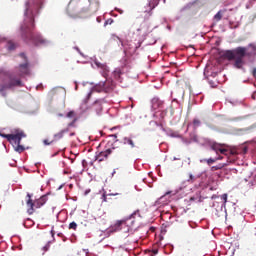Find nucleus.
Masks as SVG:
<instances>
[{"label": "nucleus", "mask_w": 256, "mask_h": 256, "mask_svg": "<svg viewBox=\"0 0 256 256\" xmlns=\"http://www.w3.org/2000/svg\"><path fill=\"white\" fill-rule=\"evenodd\" d=\"M43 7V0H27L25 2L24 20L20 26L21 37L25 43L33 45H45L47 40L35 31V17L39 15Z\"/></svg>", "instance_id": "nucleus-1"}, {"label": "nucleus", "mask_w": 256, "mask_h": 256, "mask_svg": "<svg viewBox=\"0 0 256 256\" xmlns=\"http://www.w3.org/2000/svg\"><path fill=\"white\" fill-rule=\"evenodd\" d=\"M21 57L24 59L25 63L20 64L18 74L0 72V79H3V84H0V93L2 94V97H7V89H11L13 87H23L21 77L29 73V62H27V56H25V53H22Z\"/></svg>", "instance_id": "nucleus-2"}, {"label": "nucleus", "mask_w": 256, "mask_h": 256, "mask_svg": "<svg viewBox=\"0 0 256 256\" xmlns=\"http://www.w3.org/2000/svg\"><path fill=\"white\" fill-rule=\"evenodd\" d=\"M109 155H112L113 159H115L119 163H126V161L129 160V156L127 155V152L125 151V148L113 147V148H109L105 151L100 152L96 156V161H99V163H101L102 161H107V159H109Z\"/></svg>", "instance_id": "nucleus-3"}, {"label": "nucleus", "mask_w": 256, "mask_h": 256, "mask_svg": "<svg viewBox=\"0 0 256 256\" xmlns=\"http://www.w3.org/2000/svg\"><path fill=\"white\" fill-rule=\"evenodd\" d=\"M246 55L247 48L237 47L234 50L224 51L222 57H224V59H227L228 61H233V59H235L234 66L236 67V69H242L243 65H245V61L243 59H245Z\"/></svg>", "instance_id": "nucleus-4"}, {"label": "nucleus", "mask_w": 256, "mask_h": 256, "mask_svg": "<svg viewBox=\"0 0 256 256\" xmlns=\"http://www.w3.org/2000/svg\"><path fill=\"white\" fill-rule=\"evenodd\" d=\"M115 89V83L112 80H106L104 82H99L96 84L91 91L87 94L84 103H89V99H91L94 91L96 93H111Z\"/></svg>", "instance_id": "nucleus-5"}, {"label": "nucleus", "mask_w": 256, "mask_h": 256, "mask_svg": "<svg viewBox=\"0 0 256 256\" xmlns=\"http://www.w3.org/2000/svg\"><path fill=\"white\" fill-rule=\"evenodd\" d=\"M137 213H139V210L135 211L128 218H124L122 220L116 221L115 224L111 225L108 228V233H117L119 231H123V233H130V231H133V228H131V226H129V221H131V219H133V216L137 215Z\"/></svg>", "instance_id": "nucleus-6"}, {"label": "nucleus", "mask_w": 256, "mask_h": 256, "mask_svg": "<svg viewBox=\"0 0 256 256\" xmlns=\"http://www.w3.org/2000/svg\"><path fill=\"white\" fill-rule=\"evenodd\" d=\"M26 197L28 198L26 201L28 215H33V213H35V209H41V207H43V205H45V203H47L46 196H42L35 201H33V199H31L30 193H28Z\"/></svg>", "instance_id": "nucleus-7"}, {"label": "nucleus", "mask_w": 256, "mask_h": 256, "mask_svg": "<svg viewBox=\"0 0 256 256\" xmlns=\"http://www.w3.org/2000/svg\"><path fill=\"white\" fill-rule=\"evenodd\" d=\"M27 134L23 130L18 131V139H14L12 143L15 145V151L17 153H23L25 151V146L21 145V139H25Z\"/></svg>", "instance_id": "nucleus-8"}, {"label": "nucleus", "mask_w": 256, "mask_h": 256, "mask_svg": "<svg viewBox=\"0 0 256 256\" xmlns=\"http://www.w3.org/2000/svg\"><path fill=\"white\" fill-rule=\"evenodd\" d=\"M19 131L21 130H17L15 132V134H3V133H0V137H3L4 139H7V141H9V143H13V140L14 139H18V133Z\"/></svg>", "instance_id": "nucleus-9"}, {"label": "nucleus", "mask_w": 256, "mask_h": 256, "mask_svg": "<svg viewBox=\"0 0 256 256\" xmlns=\"http://www.w3.org/2000/svg\"><path fill=\"white\" fill-rule=\"evenodd\" d=\"M65 133H69V128H64L60 130L58 133L54 134V140L53 141H59L63 139L65 136Z\"/></svg>", "instance_id": "nucleus-10"}, {"label": "nucleus", "mask_w": 256, "mask_h": 256, "mask_svg": "<svg viewBox=\"0 0 256 256\" xmlns=\"http://www.w3.org/2000/svg\"><path fill=\"white\" fill-rule=\"evenodd\" d=\"M159 5V0H149L148 7H149V12L148 15L151 17V11L152 9H155Z\"/></svg>", "instance_id": "nucleus-11"}, {"label": "nucleus", "mask_w": 256, "mask_h": 256, "mask_svg": "<svg viewBox=\"0 0 256 256\" xmlns=\"http://www.w3.org/2000/svg\"><path fill=\"white\" fill-rule=\"evenodd\" d=\"M210 147H211L212 151H215V153H217V155H219V151H221L222 147H225V144L212 143Z\"/></svg>", "instance_id": "nucleus-12"}, {"label": "nucleus", "mask_w": 256, "mask_h": 256, "mask_svg": "<svg viewBox=\"0 0 256 256\" xmlns=\"http://www.w3.org/2000/svg\"><path fill=\"white\" fill-rule=\"evenodd\" d=\"M123 143H124V145H130V147H132V149L135 148V142H133V139H131L129 137H124Z\"/></svg>", "instance_id": "nucleus-13"}, {"label": "nucleus", "mask_w": 256, "mask_h": 256, "mask_svg": "<svg viewBox=\"0 0 256 256\" xmlns=\"http://www.w3.org/2000/svg\"><path fill=\"white\" fill-rule=\"evenodd\" d=\"M223 13H225V10H220L215 14L214 19L217 23L223 19Z\"/></svg>", "instance_id": "nucleus-14"}, {"label": "nucleus", "mask_w": 256, "mask_h": 256, "mask_svg": "<svg viewBox=\"0 0 256 256\" xmlns=\"http://www.w3.org/2000/svg\"><path fill=\"white\" fill-rule=\"evenodd\" d=\"M216 161H217V159L209 158V159H203L200 162L207 163V165H213V163H215Z\"/></svg>", "instance_id": "nucleus-15"}, {"label": "nucleus", "mask_w": 256, "mask_h": 256, "mask_svg": "<svg viewBox=\"0 0 256 256\" xmlns=\"http://www.w3.org/2000/svg\"><path fill=\"white\" fill-rule=\"evenodd\" d=\"M227 164H218L216 166H212L210 168V171H219L220 169H223Z\"/></svg>", "instance_id": "nucleus-16"}, {"label": "nucleus", "mask_w": 256, "mask_h": 256, "mask_svg": "<svg viewBox=\"0 0 256 256\" xmlns=\"http://www.w3.org/2000/svg\"><path fill=\"white\" fill-rule=\"evenodd\" d=\"M66 117H68L69 119H77V116L75 114V111H70L66 114Z\"/></svg>", "instance_id": "nucleus-17"}, {"label": "nucleus", "mask_w": 256, "mask_h": 256, "mask_svg": "<svg viewBox=\"0 0 256 256\" xmlns=\"http://www.w3.org/2000/svg\"><path fill=\"white\" fill-rule=\"evenodd\" d=\"M218 153H221V155H226V157L229 156V150H227L223 146L222 148H220V151Z\"/></svg>", "instance_id": "nucleus-18"}, {"label": "nucleus", "mask_w": 256, "mask_h": 256, "mask_svg": "<svg viewBox=\"0 0 256 256\" xmlns=\"http://www.w3.org/2000/svg\"><path fill=\"white\" fill-rule=\"evenodd\" d=\"M115 195H119V194H117V193H115V194H106V193H103L102 199H103L104 202H107V197H108V196H113V197H115Z\"/></svg>", "instance_id": "nucleus-19"}, {"label": "nucleus", "mask_w": 256, "mask_h": 256, "mask_svg": "<svg viewBox=\"0 0 256 256\" xmlns=\"http://www.w3.org/2000/svg\"><path fill=\"white\" fill-rule=\"evenodd\" d=\"M69 229H73V231H77V223L76 222H71L69 224Z\"/></svg>", "instance_id": "nucleus-20"}, {"label": "nucleus", "mask_w": 256, "mask_h": 256, "mask_svg": "<svg viewBox=\"0 0 256 256\" xmlns=\"http://www.w3.org/2000/svg\"><path fill=\"white\" fill-rule=\"evenodd\" d=\"M75 123H77V118H74L72 122L68 123L67 129H69L70 127H75Z\"/></svg>", "instance_id": "nucleus-21"}, {"label": "nucleus", "mask_w": 256, "mask_h": 256, "mask_svg": "<svg viewBox=\"0 0 256 256\" xmlns=\"http://www.w3.org/2000/svg\"><path fill=\"white\" fill-rule=\"evenodd\" d=\"M193 124L196 126V127H199L201 125V121L199 119H194L193 120Z\"/></svg>", "instance_id": "nucleus-22"}, {"label": "nucleus", "mask_w": 256, "mask_h": 256, "mask_svg": "<svg viewBox=\"0 0 256 256\" xmlns=\"http://www.w3.org/2000/svg\"><path fill=\"white\" fill-rule=\"evenodd\" d=\"M188 182H190V183H195V176H193V174H190V175H189Z\"/></svg>", "instance_id": "nucleus-23"}, {"label": "nucleus", "mask_w": 256, "mask_h": 256, "mask_svg": "<svg viewBox=\"0 0 256 256\" xmlns=\"http://www.w3.org/2000/svg\"><path fill=\"white\" fill-rule=\"evenodd\" d=\"M228 155H237V150L235 149L228 150Z\"/></svg>", "instance_id": "nucleus-24"}, {"label": "nucleus", "mask_w": 256, "mask_h": 256, "mask_svg": "<svg viewBox=\"0 0 256 256\" xmlns=\"http://www.w3.org/2000/svg\"><path fill=\"white\" fill-rule=\"evenodd\" d=\"M99 106V110L101 111V100H96L95 102H94V106Z\"/></svg>", "instance_id": "nucleus-25"}, {"label": "nucleus", "mask_w": 256, "mask_h": 256, "mask_svg": "<svg viewBox=\"0 0 256 256\" xmlns=\"http://www.w3.org/2000/svg\"><path fill=\"white\" fill-rule=\"evenodd\" d=\"M113 24V19H108L105 21L104 25H112Z\"/></svg>", "instance_id": "nucleus-26"}, {"label": "nucleus", "mask_w": 256, "mask_h": 256, "mask_svg": "<svg viewBox=\"0 0 256 256\" xmlns=\"http://www.w3.org/2000/svg\"><path fill=\"white\" fill-rule=\"evenodd\" d=\"M8 49H9V51H13V49H15V45L12 44V43H10V44L8 45Z\"/></svg>", "instance_id": "nucleus-27"}, {"label": "nucleus", "mask_w": 256, "mask_h": 256, "mask_svg": "<svg viewBox=\"0 0 256 256\" xmlns=\"http://www.w3.org/2000/svg\"><path fill=\"white\" fill-rule=\"evenodd\" d=\"M221 199L224 201V203H227V194H223Z\"/></svg>", "instance_id": "nucleus-28"}, {"label": "nucleus", "mask_w": 256, "mask_h": 256, "mask_svg": "<svg viewBox=\"0 0 256 256\" xmlns=\"http://www.w3.org/2000/svg\"><path fill=\"white\" fill-rule=\"evenodd\" d=\"M141 41L138 42V44L134 47V51L138 50L139 47H141Z\"/></svg>", "instance_id": "nucleus-29"}, {"label": "nucleus", "mask_w": 256, "mask_h": 256, "mask_svg": "<svg viewBox=\"0 0 256 256\" xmlns=\"http://www.w3.org/2000/svg\"><path fill=\"white\" fill-rule=\"evenodd\" d=\"M43 143H44V145H51V143H53V141L49 142V140H44Z\"/></svg>", "instance_id": "nucleus-30"}, {"label": "nucleus", "mask_w": 256, "mask_h": 256, "mask_svg": "<svg viewBox=\"0 0 256 256\" xmlns=\"http://www.w3.org/2000/svg\"><path fill=\"white\" fill-rule=\"evenodd\" d=\"M43 251H49V244H46V245L43 247Z\"/></svg>", "instance_id": "nucleus-31"}, {"label": "nucleus", "mask_w": 256, "mask_h": 256, "mask_svg": "<svg viewBox=\"0 0 256 256\" xmlns=\"http://www.w3.org/2000/svg\"><path fill=\"white\" fill-rule=\"evenodd\" d=\"M115 75H118V76H120L121 75V70H115Z\"/></svg>", "instance_id": "nucleus-32"}, {"label": "nucleus", "mask_w": 256, "mask_h": 256, "mask_svg": "<svg viewBox=\"0 0 256 256\" xmlns=\"http://www.w3.org/2000/svg\"><path fill=\"white\" fill-rule=\"evenodd\" d=\"M252 75H253V77H255V79H256V68L253 69Z\"/></svg>", "instance_id": "nucleus-33"}, {"label": "nucleus", "mask_w": 256, "mask_h": 256, "mask_svg": "<svg viewBox=\"0 0 256 256\" xmlns=\"http://www.w3.org/2000/svg\"><path fill=\"white\" fill-rule=\"evenodd\" d=\"M215 159H217V161H221V160H223V156H218V157L215 158Z\"/></svg>", "instance_id": "nucleus-34"}, {"label": "nucleus", "mask_w": 256, "mask_h": 256, "mask_svg": "<svg viewBox=\"0 0 256 256\" xmlns=\"http://www.w3.org/2000/svg\"><path fill=\"white\" fill-rule=\"evenodd\" d=\"M142 29H147V23H144Z\"/></svg>", "instance_id": "nucleus-35"}, {"label": "nucleus", "mask_w": 256, "mask_h": 256, "mask_svg": "<svg viewBox=\"0 0 256 256\" xmlns=\"http://www.w3.org/2000/svg\"><path fill=\"white\" fill-rule=\"evenodd\" d=\"M52 237H55V231L51 230Z\"/></svg>", "instance_id": "nucleus-36"}, {"label": "nucleus", "mask_w": 256, "mask_h": 256, "mask_svg": "<svg viewBox=\"0 0 256 256\" xmlns=\"http://www.w3.org/2000/svg\"><path fill=\"white\" fill-rule=\"evenodd\" d=\"M146 33H151V30H146Z\"/></svg>", "instance_id": "nucleus-37"}, {"label": "nucleus", "mask_w": 256, "mask_h": 256, "mask_svg": "<svg viewBox=\"0 0 256 256\" xmlns=\"http://www.w3.org/2000/svg\"><path fill=\"white\" fill-rule=\"evenodd\" d=\"M73 135H75V133H71L70 136L73 137Z\"/></svg>", "instance_id": "nucleus-38"}, {"label": "nucleus", "mask_w": 256, "mask_h": 256, "mask_svg": "<svg viewBox=\"0 0 256 256\" xmlns=\"http://www.w3.org/2000/svg\"><path fill=\"white\" fill-rule=\"evenodd\" d=\"M59 117H63V114H59Z\"/></svg>", "instance_id": "nucleus-39"}, {"label": "nucleus", "mask_w": 256, "mask_h": 256, "mask_svg": "<svg viewBox=\"0 0 256 256\" xmlns=\"http://www.w3.org/2000/svg\"><path fill=\"white\" fill-rule=\"evenodd\" d=\"M131 223H135V220H131Z\"/></svg>", "instance_id": "nucleus-40"}, {"label": "nucleus", "mask_w": 256, "mask_h": 256, "mask_svg": "<svg viewBox=\"0 0 256 256\" xmlns=\"http://www.w3.org/2000/svg\"><path fill=\"white\" fill-rule=\"evenodd\" d=\"M252 99H255V95L252 96Z\"/></svg>", "instance_id": "nucleus-41"}, {"label": "nucleus", "mask_w": 256, "mask_h": 256, "mask_svg": "<svg viewBox=\"0 0 256 256\" xmlns=\"http://www.w3.org/2000/svg\"><path fill=\"white\" fill-rule=\"evenodd\" d=\"M169 193H171V192H167L165 195H169Z\"/></svg>", "instance_id": "nucleus-42"}, {"label": "nucleus", "mask_w": 256, "mask_h": 256, "mask_svg": "<svg viewBox=\"0 0 256 256\" xmlns=\"http://www.w3.org/2000/svg\"><path fill=\"white\" fill-rule=\"evenodd\" d=\"M253 49H254V51H255L256 47H255V46H253Z\"/></svg>", "instance_id": "nucleus-43"}, {"label": "nucleus", "mask_w": 256, "mask_h": 256, "mask_svg": "<svg viewBox=\"0 0 256 256\" xmlns=\"http://www.w3.org/2000/svg\"><path fill=\"white\" fill-rule=\"evenodd\" d=\"M154 253L157 254V250H155Z\"/></svg>", "instance_id": "nucleus-44"}]
</instances>
